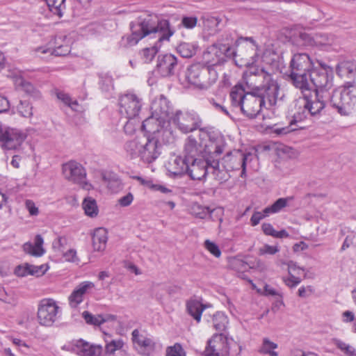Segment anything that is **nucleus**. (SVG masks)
Returning <instances> with one entry per match:
<instances>
[{
    "instance_id": "nucleus-1",
    "label": "nucleus",
    "mask_w": 356,
    "mask_h": 356,
    "mask_svg": "<svg viewBox=\"0 0 356 356\" xmlns=\"http://www.w3.org/2000/svg\"><path fill=\"white\" fill-rule=\"evenodd\" d=\"M243 79L249 91L241 84L234 86L229 93L233 107L239 108L249 119H254L261 113L266 102L270 107L276 106L280 86L270 73L264 68H250Z\"/></svg>"
},
{
    "instance_id": "nucleus-2",
    "label": "nucleus",
    "mask_w": 356,
    "mask_h": 356,
    "mask_svg": "<svg viewBox=\"0 0 356 356\" xmlns=\"http://www.w3.org/2000/svg\"><path fill=\"white\" fill-rule=\"evenodd\" d=\"M131 33L122 38L125 47L136 45L140 40L151 34H157L158 40H169L174 31L168 20L160 19L155 14L143 13L130 23Z\"/></svg>"
},
{
    "instance_id": "nucleus-3",
    "label": "nucleus",
    "mask_w": 356,
    "mask_h": 356,
    "mask_svg": "<svg viewBox=\"0 0 356 356\" xmlns=\"http://www.w3.org/2000/svg\"><path fill=\"white\" fill-rule=\"evenodd\" d=\"M329 104L341 116H348L356 111V85L348 81L334 89L329 98Z\"/></svg>"
},
{
    "instance_id": "nucleus-4",
    "label": "nucleus",
    "mask_w": 356,
    "mask_h": 356,
    "mask_svg": "<svg viewBox=\"0 0 356 356\" xmlns=\"http://www.w3.org/2000/svg\"><path fill=\"white\" fill-rule=\"evenodd\" d=\"M313 66L314 63L307 54L296 53L292 56L289 64V77L296 88L304 89L310 84L308 74Z\"/></svg>"
},
{
    "instance_id": "nucleus-5",
    "label": "nucleus",
    "mask_w": 356,
    "mask_h": 356,
    "mask_svg": "<svg viewBox=\"0 0 356 356\" xmlns=\"http://www.w3.org/2000/svg\"><path fill=\"white\" fill-rule=\"evenodd\" d=\"M187 82L201 90H207L216 81V73L200 63L190 65L186 72Z\"/></svg>"
},
{
    "instance_id": "nucleus-6",
    "label": "nucleus",
    "mask_w": 356,
    "mask_h": 356,
    "mask_svg": "<svg viewBox=\"0 0 356 356\" xmlns=\"http://www.w3.org/2000/svg\"><path fill=\"white\" fill-rule=\"evenodd\" d=\"M200 140L203 141L202 156L204 159L211 157V159H218L224 151L225 142L223 137L218 133L201 129Z\"/></svg>"
},
{
    "instance_id": "nucleus-7",
    "label": "nucleus",
    "mask_w": 356,
    "mask_h": 356,
    "mask_svg": "<svg viewBox=\"0 0 356 356\" xmlns=\"http://www.w3.org/2000/svg\"><path fill=\"white\" fill-rule=\"evenodd\" d=\"M172 122L184 134H188L199 129L201 133L202 120L197 113L193 111H177L172 118Z\"/></svg>"
},
{
    "instance_id": "nucleus-8",
    "label": "nucleus",
    "mask_w": 356,
    "mask_h": 356,
    "mask_svg": "<svg viewBox=\"0 0 356 356\" xmlns=\"http://www.w3.org/2000/svg\"><path fill=\"white\" fill-rule=\"evenodd\" d=\"M120 113L129 120L124 130L129 127V120L137 117L143 106V99L134 93L128 92L119 98Z\"/></svg>"
},
{
    "instance_id": "nucleus-9",
    "label": "nucleus",
    "mask_w": 356,
    "mask_h": 356,
    "mask_svg": "<svg viewBox=\"0 0 356 356\" xmlns=\"http://www.w3.org/2000/svg\"><path fill=\"white\" fill-rule=\"evenodd\" d=\"M234 54V50L229 42H217L207 48L203 58L207 64L215 66L222 64L226 57H231Z\"/></svg>"
},
{
    "instance_id": "nucleus-10",
    "label": "nucleus",
    "mask_w": 356,
    "mask_h": 356,
    "mask_svg": "<svg viewBox=\"0 0 356 356\" xmlns=\"http://www.w3.org/2000/svg\"><path fill=\"white\" fill-rule=\"evenodd\" d=\"M63 174L69 181L79 185L83 189L90 191L92 185L86 181V172L79 163L70 161L63 165Z\"/></svg>"
},
{
    "instance_id": "nucleus-11",
    "label": "nucleus",
    "mask_w": 356,
    "mask_h": 356,
    "mask_svg": "<svg viewBox=\"0 0 356 356\" xmlns=\"http://www.w3.org/2000/svg\"><path fill=\"white\" fill-rule=\"evenodd\" d=\"M300 90L303 95L305 104L309 114L311 115L320 114L326 105L324 93L312 91V88L310 84L307 86V88Z\"/></svg>"
},
{
    "instance_id": "nucleus-12",
    "label": "nucleus",
    "mask_w": 356,
    "mask_h": 356,
    "mask_svg": "<svg viewBox=\"0 0 356 356\" xmlns=\"http://www.w3.org/2000/svg\"><path fill=\"white\" fill-rule=\"evenodd\" d=\"M59 307L52 299H43L40 301L38 309L39 323L44 326H51L56 321Z\"/></svg>"
},
{
    "instance_id": "nucleus-13",
    "label": "nucleus",
    "mask_w": 356,
    "mask_h": 356,
    "mask_svg": "<svg viewBox=\"0 0 356 356\" xmlns=\"http://www.w3.org/2000/svg\"><path fill=\"white\" fill-rule=\"evenodd\" d=\"M26 137V135L17 129L3 127L0 124V142L4 149H17L22 145Z\"/></svg>"
},
{
    "instance_id": "nucleus-14",
    "label": "nucleus",
    "mask_w": 356,
    "mask_h": 356,
    "mask_svg": "<svg viewBox=\"0 0 356 356\" xmlns=\"http://www.w3.org/2000/svg\"><path fill=\"white\" fill-rule=\"evenodd\" d=\"M252 156L250 153L244 154L239 150L229 152L222 158L223 168H226L229 172L241 169V177H244L245 176L246 163Z\"/></svg>"
},
{
    "instance_id": "nucleus-15",
    "label": "nucleus",
    "mask_w": 356,
    "mask_h": 356,
    "mask_svg": "<svg viewBox=\"0 0 356 356\" xmlns=\"http://www.w3.org/2000/svg\"><path fill=\"white\" fill-rule=\"evenodd\" d=\"M309 83L312 88V91H318L325 93L332 86V76L329 74L325 69H314L308 74Z\"/></svg>"
},
{
    "instance_id": "nucleus-16",
    "label": "nucleus",
    "mask_w": 356,
    "mask_h": 356,
    "mask_svg": "<svg viewBox=\"0 0 356 356\" xmlns=\"http://www.w3.org/2000/svg\"><path fill=\"white\" fill-rule=\"evenodd\" d=\"M229 350L227 338L222 333L214 334L207 341L204 356H227Z\"/></svg>"
},
{
    "instance_id": "nucleus-17",
    "label": "nucleus",
    "mask_w": 356,
    "mask_h": 356,
    "mask_svg": "<svg viewBox=\"0 0 356 356\" xmlns=\"http://www.w3.org/2000/svg\"><path fill=\"white\" fill-rule=\"evenodd\" d=\"M161 147V144L156 137H143L140 159L147 163H152L159 156Z\"/></svg>"
},
{
    "instance_id": "nucleus-18",
    "label": "nucleus",
    "mask_w": 356,
    "mask_h": 356,
    "mask_svg": "<svg viewBox=\"0 0 356 356\" xmlns=\"http://www.w3.org/2000/svg\"><path fill=\"white\" fill-rule=\"evenodd\" d=\"M178 67L177 57L170 54L159 56L156 64L158 73L163 77L174 75Z\"/></svg>"
},
{
    "instance_id": "nucleus-19",
    "label": "nucleus",
    "mask_w": 356,
    "mask_h": 356,
    "mask_svg": "<svg viewBox=\"0 0 356 356\" xmlns=\"http://www.w3.org/2000/svg\"><path fill=\"white\" fill-rule=\"evenodd\" d=\"M209 162L210 157L191 160L186 173L193 180H202L209 172Z\"/></svg>"
},
{
    "instance_id": "nucleus-20",
    "label": "nucleus",
    "mask_w": 356,
    "mask_h": 356,
    "mask_svg": "<svg viewBox=\"0 0 356 356\" xmlns=\"http://www.w3.org/2000/svg\"><path fill=\"white\" fill-rule=\"evenodd\" d=\"M95 288L92 282L85 281L78 284L68 297L69 305L72 308H76L84 299L85 296Z\"/></svg>"
},
{
    "instance_id": "nucleus-21",
    "label": "nucleus",
    "mask_w": 356,
    "mask_h": 356,
    "mask_svg": "<svg viewBox=\"0 0 356 356\" xmlns=\"http://www.w3.org/2000/svg\"><path fill=\"white\" fill-rule=\"evenodd\" d=\"M65 35H59L55 38V47L54 49L47 48L45 47H40L35 49L36 52H41L42 54L50 53L57 56H64L67 55L70 52V47L69 45V41L67 40Z\"/></svg>"
},
{
    "instance_id": "nucleus-22",
    "label": "nucleus",
    "mask_w": 356,
    "mask_h": 356,
    "mask_svg": "<svg viewBox=\"0 0 356 356\" xmlns=\"http://www.w3.org/2000/svg\"><path fill=\"white\" fill-rule=\"evenodd\" d=\"M151 110L152 114L159 119L160 122H164L171 112L169 101L163 95L152 102Z\"/></svg>"
},
{
    "instance_id": "nucleus-23",
    "label": "nucleus",
    "mask_w": 356,
    "mask_h": 356,
    "mask_svg": "<svg viewBox=\"0 0 356 356\" xmlns=\"http://www.w3.org/2000/svg\"><path fill=\"white\" fill-rule=\"evenodd\" d=\"M281 264L288 266L289 276V277H283V282L289 287L293 288L301 282L302 279L298 275L303 274V277H306L305 269L298 266L296 263L290 261L287 263L281 261Z\"/></svg>"
},
{
    "instance_id": "nucleus-24",
    "label": "nucleus",
    "mask_w": 356,
    "mask_h": 356,
    "mask_svg": "<svg viewBox=\"0 0 356 356\" xmlns=\"http://www.w3.org/2000/svg\"><path fill=\"white\" fill-rule=\"evenodd\" d=\"M72 350L80 356H101L102 347L99 345L90 344L83 339H79L73 345Z\"/></svg>"
},
{
    "instance_id": "nucleus-25",
    "label": "nucleus",
    "mask_w": 356,
    "mask_h": 356,
    "mask_svg": "<svg viewBox=\"0 0 356 356\" xmlns=\"http://www.w3.org/2000/svg\"><path fill=\"white\" fill-rule=\"evenodd\" d=\"M203 141L200 140V144L192 136L186 140L184 149V156L188 160L197 159L196 156L202 154Z\"/></svg>"
},
{
    "instance_id": "nucleus-26",
    "label": "nucleus",
    "mask_w": 356,
    "mask_h": 356,
    "mask_svg": "<svg viewBox=\"0 0 356 356\" xmlns=\"http://www.w3.org/2000/svg\"><path fill=\"white\" fill-rule=\"evenodd\" d=\"M336 72L341 79L354 80L356 77V62L353 60L340 62L336 67Z\"/></svg>"
},
{
    "instance_id": "nucleus-27",
    "label": "nucleus",
    "mask_w": 356,
    "mask_h": 356,
    "mask_svg": "<svg viewBox=\"0 0 356 356\" xmlns=\"http://www.w3.org/2000/svg\"><path fill=\"white\" fill-rule=\"evenodd\" d=\"M186 311L197 323H200L202 312L207 307L200 300L193 297L186 302Z\"/></svg>"
},
{
    "instance_id": "nucleus-28",
    "label": "nucleus",
    "mask_w": 356,
    "mask_h": 356,
    "mask_svg": "<svg viewBox=\"0 0 356 356\" xmlns=\"http://www.w3.org/2000/svg\"><path fill=\"white\" fill-rule=\"evenodd\" d=\"M209 170V174H211L213 179L220 183L227 181L229 178V171L226 168H223L222 164V168H220L218 159H211L210 157Z\"/></svg>"
},
{
    "instance_id": "nucleus-29",
    "label": "nucleus",
    "mask_w": 356,
    "mask_h": 356,
    "mask_svg": "<svg viewBox=\"0 0 356 356\" xmlns=\"http://www.w3.org/2000/svg\"><path fill=\"white\" fill-rule=\"evenodd\" d=\"M44 241L41 235L38 234L35 237L34 243L26 242L23 245V250L32 256L41 257L44 253L42 247Z\"/></svg>"
},
{
    "instance_id": "nucleus-30",
    "label": "nucleus",
    "mask_w": 356,
    "mask_h": 356,
    "mask_svg": "<svg viewBox=\"0 0 356 356\" xmlns=\"http://www.w3.org/2000/svg\"><path fill=\"white\" fill-rule=\"evenodd\" d=\"M66 242V239L64 238H58L53 243V248L56 252L62 254L65 258V261L70 262H76L78 261V258L76 257V252L74 249H70L66 252H64L63 245Z\"/></svg>"
},
{
    "instance_id": "nucleus-31",
    "label": "nucleus",
    "mask_w": 356,
    "mask_h": 356,
    "mask_svg": "<svg viewBox=\"0 0 356 356\" xmlns=\"http://www.w3.org/2000/svg\"><path fill=\"white\" fill-rule=\"evenodd\" d=\"M92 246L95 251H103L106 246L108 240L107 231L103 227H99L95 229L92 234Z\"/></svg>"
},
{
    "instance_id": "nucleus-32",
    "label": "nucleus",
    "mask_w": 356,
    "mask_h": 356,
    "mask_svg": "<svg viewBox=\"0 0 356 356\" xmlns=\"http://www.w3.org/2000/svg\"><path fill=\"white\" fill-rule=\"evenodd\" d=\"M131 335L133 342L137 343L145 351L154 350L156 343L152 339L140 334V332L137 329L133 330Z\"/></svg>"
},
{
    "instance_id": "nucleus-33",
    "label": "nucleus",
    "mask_w": 356,
    "mask_h": 356,
    "mask_svg": "<svg viewBox=\"0 0 356 356\" xmlns=\"http://www.w3.org/2000/svg\"><path fill=\"white\" fill-rule=\"evenodd\" d=\"M190 162L191 161L184 156V157L177 156L174 159L173 163L170 164L169 172L175 176L182 175L186 173Z\"/></svg>"
},
{
    "instance_id": "nucleus-34",
    "label": "nucleus",
    "mask_w": 356,
    "mask_h": 356,
    "mask_svg": "<svg viewBox=\"0 0 356 356\" xmlns=\"http://www.w3.org/2000/svg\"><path fill=\"white\" fill-rule=\"evenodd\" d=\"M294 199L293 196L286 197H280L277 199L272 205L266 207L263 211L266 215H270L280 212L284 208L288 207L289 203Z\"/></svg>"
},
{
    "instance_id": "nucleus-35",
    "label": "nucleus",
    "mask_w": 356,
    "mask_h": 356,
    "mask_svg": "<svg viewBox=\"0 0 356 356\" xmlns=\"http://www.w3.org/2000/svg\"><path fill=\"white\" fill-rule=\"evenodd\" d=\"M143 138H137L125 144V150L131 159L140 158Z\"/></svg>"
},
{
    "instance_id": "nucleus-36",
    "label": "nucleus",
    "mask_w": 356,
    "mask_h": 356,
    "mask_svg": "<svg viewBox=\"0 0 356 356\" xmlns=\"http://www.w3.org/2000/svg\"><path fill=\"white\" fill-rule=\"evenodd\" d=\"M14 82L16 86H21L22 90L28 95L35 98L41 97L40 92L30 82L24 80L20 76H14Z\"/></svg>"
},
{
    "instance_id": "nucleus-37",
    "label": "nucleus",
    "mask_w": 356,
    "mask_h": 356,
    "mask_svg": "<svg viewBox=\"0 0 356 356\" xmlns=\"http://www.w3.org/2000/svg\"><path fill=\"white\" fill-rule=\"evenodd\" d=\"M213 328L218 332L225 331L229 324L227 316L222 312H217L212 318Z\"/></svg>"
},
{
    "instance_id": "nucleus-38",
    "label": "nucleus",
    "mask_w": 356,
    "mask_h": 356,
    "mask_svg": "<svg viewBox=\"0 0 356 356\" xmlns=\"http://www.w3.org/2000/svg\"><path fill=\"white\" fill-rule=\"evenodd\" d=\"M82 207L86 216L95 218L99 213V209L96 200L91 197H86L82 202Z\"/></svg>"
},
{
    "instance_id": "nucleus-39",
    "label": "nucleus",
    "mask_w": 356,
    "mask_h": 356,
    "mask_svg": "<svg viewBox=\"0 0 356 356\" xmlns=\"http://www.w3.org/2000/svg\"><path fill=\"white\" fill-rule=\"evenodd\" d=\"M162 122H160L159 119L156 118L154 115L145 119L142 124V130L147 133L155 134L159 131V126Z\"/></svg>"
},
{
    "instance_id": "nucleus-40",
    "label": "nucleus",
    "mask_w": 356,
    "mask_h": 356,
    "mask_svg": "<svg viewBox=\"0 0 356 356\" xmlns=\"http://www.w3.org/2000/svg\"><path fill=\"white\" fill-rule=\"evenodd\" d=\"M198 46L196 44L182 42L177 48L178 53L184 58H191L197 51Z\"/></svg>"
},
{
    "instance_id": "nucleus-41",
    "label": "nucleus",
    "mask_w": 356,
    "mask_h": 356,
    "mask_svg": "<svg viewBox=\"0 0 356 356\" xmlns=\"http://www.w3.org/2000/svg\"><path fill=\"white\" fill-rule=\"evenodd\" d=\"M49 10L54 15L61 17L65 8V0H45Z\"/></svg>"
},
{
    "instance_id": "nucleus-42",
    "label": "nucleus",
    "mask_w": 356,
    "mask_h": 356,
    "mask_svg": "<svg viewBox=\"0 0 356 356\" xmlns=\"http://www.w3.org/2000/svg\"><path fill=\"white\" fill-rule=\"evenodd\" d=\"M277 348V343L270 341L268 338H264L259 352L270 356H278V353L274 350Z\"/></svg>"
},
{
    "instance_id": "nucleus-43",
    "label": "nucleus",
    "mask_w": 356,
    "mask_h": 356,
    "mask_svg": "<svg viewBox=\"0 0 356 356\" xmlns=\"http://www.w3.org/2000/svg\"><path fill=\"white\" fill-rule=\"evenodd\" d=\"M309 112L308 111L307 108H306L305 104L302 106H300L296 108V112L293 115V119L291 120V124L297 127L296 124L298 122H301L307 119ZM301 128V127L298 126V129Z\"/></svg>"
},
{
    "instance_id": "nucleus-44",
    "label": "nucleus",
    "mask_w": 356,
    "mask_h": 356,
    "mask_svg": "<svg viewBox=\"0 0 356 356\" xmlns=\"http://www.w3.org/2000/svg\"><path fill=\"white\" fill-rule=\"evenodd\" d=\"M33 106L28 100H20L17 106L18 113L24 118H31L33 113Z\"/></svg>"
},
{
    "instance_id": "nucleus-45",
    "label": "nucleus",
    "mask_w": 356,
    "mask_h": 356,
    "mask_svg": "<svg viewBox=\"0 0 356 356\" xmlns=\"http://www.w3.org/2000/svg\"><path fill=\"white\" fill-rule=\"evenodd\" d=\"M213 212V210H211L207 207L202 206L199 204H193L191 207V213L193 216L200 219H204L208 216H210Z\"/></svg>"
},
{
    "instance_id": "nucleus-46",
    "label": "nucleus",
    "mask_w": 356,
    "mask_h": 356,
    "mask_svg": "<svg viewBox=\"0 0 356 356\" xmlns=\"http://www.w3.org/2000/svg\"><path fill=\"white\" fill-rule=\"evenodd\" d=\"M102 179L107 186L113 191H118L121 186L120 180L114 175L112 174H104Z\"/></svg>"
},
{
    "instance_id": "nucleus-47",
    "label": "nucleus",
    "mask_w": 356,
    "mask_h": 356,
    "mask_svg": "<svg viewBox=\"0 0 356 356\" xmlns=\"http://www.w3.org/2000/svg\"><path fill=\"white\" fill-rule=\"evenodd\" d=\"M57 98L60 100L64 104L71 108L73 111H77L78 102L76 100H73L70 96L62 91L56 92Z\"/></svg>"
},
{
    "instance_id": "nucleus-48",
    "label": "nucleus",
    "mask_w": 356,
    "mask_h": 356,
    "mask_svg": "<svg viewBox=\"0 0 356 356\" xmlns=\"http://www.w3.org/2000/svg\"><path fill=\"white\" fill-rule=\"evenodd\" d=\"M82 316L85 321L90 325H100L106 321L102 315L94 316L87 311L83 312Z\"/></svg>"
},
{
    "instance_id": "nucleus-49",
    "label": "nucleus",
    "mask_w": 356,
    "mask_h": 356,
    "mask_svg": "<svg viewBox=\"0 0 356 356\" xmlns=\"http://www.w3.org/2000/svg\"><path fill=\"white\" fill-rule=\"evenodd\" d=\"M333 342L346 356H356V350L353 346L337 339H334Z\"/></svg>"
},
{
    "instance_id": "nucleus-50",
    "label": "nucleus",
    "mask_w": 356,
    "mask_h": 356,
    "mask_svg": "<svg viewBox=\"0 0 356 356\" xmlns=\"http://www.w3.org/2000/svg\"><path fill=\"white\" fill-rule=\"evenodd\" d=\"M157 53L158 48L156 46H152L142 49L140 56L145 63H149L154 59Z\"/></svg>"
},
{
    "instance_id": "nucleus-51",
    "label": "nucleus",
    "mask_w": 356,
    "mask_h": 356,
    "mask_svg": "<svg viewBox=\"0 0 356 356\" xmlns=\"http://www.w3.org/2000/svg\"><path fill=\"white\" fill-rule=\"evenodd\" d=\"M106 352L110 354L113 353L117 350L121 349L124 345V342L122 339H111L110 341L106 339Z\"/></svg>"
},
{
    "instance_id": "nucleus-52",
    "label": "nucleus",
    "mask_w": 356,
    "mask_h": 356,
    "mask_svg": "<svg viewBox=\"0 0 356 356\" xmlns=\"http://www.w3.org/2000/svg\"><path fill=\"white\" fill-rule=\"evenodd\" d=\"M166 356H186V353L181 345L176 343L172 346H168L165 351Z\"/></svg>"
},
{
    "instance_id": "nucleus-53",
    "label": "nucleus",
    "mask_w": 356,
    "mask_h": 356,
    "mask_svg": "<svg viewBox=\"0 0 356 356\" xmlns=\"http://www.w3.org/2000/svg\"><path fill=\"white\" fill-rule=\"evenodd\" d=\"M298 43L300 45L306 47H315L314 36L307 33H300L298 35Z\"/></svg>"
},
{
    "instance_id": "nucleus-54",
    "label": "nucleus",
    "mask_w": 356,
    "mask_h": 356,
    "mask_svg": "<svg viewBox=\"0 0 356 356\" xmlns=\"http://www.w3.org/2000/svg\"><path fill=\"white\" fill-rule=\"evenodd\" d=\"M314 36L315 47H323L331 44L332 39L325 33H316Z\"/></svg>"
},
{
    "instance_id": "nucleus-55",
    "label": "nucleus",
    "mask_w": 356,
    "mask_h": 356,
    "mask_svg": "<svg viewBox=\"0 0 356 356\" xmlns=\"http://www.w3.org/2000/svg\"><path fill=\"white\" fill-rule=\"evenodd\" d=\"M204 246L214 257L217 258L220 257L221 251L218 245L215 243L207 239L204 241Z\"/></svg>"
},
{
    "instance_id": "nucleus-56",
    "label": "nucleus",
    "mask_w": 356,
    "mask_h": 356,
    "mask_svg": "<svg viewBox=\"0 0 356 356\" xmlns=\"http://www.w3.org/2000/svg\"><path fill=\"white\" fill-rule=\"evenodd\" d=\"M296 129H298V127H295L294 125H292L291 122H290V124L288 126L275 128L273 129V132L274 134H276L277 135L280 136V135H286V134L291 133Z\"/></svg>"
},
{
    "instance_id": "nucleus-57",
    "label": "nucleus",
    "mask_w": 356,
    "mask_h": 356,
    "mask_svg": "<svg viewBox=\"0 0 356 356\" xmlns=\"http://www.w3.org/2000/svg\"><path fill=\"white\" fill-rule=\"evenodd\" d=\"M259 254L261 255L264 254H270L273 255L280 251V248L277 245H270L268 244H265L263 247L259 249Z\"/></svg>"
},
{
    "instance_id": "nucleus-58",
    "label": "nucleus",
    "mask_w": 356,
    "mask_h": 356,
    "mask_svg": "<svg viewBox=\"0 0 356 356\" xmlns=\"http://www.w3.org/2000/svg\"><path fill=\"white\" fill-rule=\"evenodd\" d=\"M269 215H266L265 213L262 211V212L260 211H254L250 218V223L252 226H256L257 225L259 222L264 218L265 217L268 216Z\"/></svg>"
},
{
    "instance_id": "nucleus-59",
    "label": "nucleus",
    "mask_w": 356,
    "mask_h": 356,
    "mask_svg": "<svg viewBox=\"0 0 356 356\" xmlns=\"http://www.w3.org/2000/svg\"><path fill=\"white\" fill-rule=\"evenodd\" d=\"M100 84L104 90H109L113 87V81L111 76H104L101 77Z\"/></svg>"
},
{
    "instance_id": "nucleus-60",
    "label": "nucleus",
    "mask_w": 356,
    "mask_h": 356,
    "mask_svg": "<svg viewBox=\"0 0 356 356\" xmlns=\"http://www.w3.org/2000/svg\"><path fill=\"white\" fill-rule=\"evenodd\" d=\"M197 22V19L195 17H184L181 24L186 29H193L196 26Z\"/></svg>"
},
{
    "instance_id": "nucleus-61",
    "label": "nucleus",
    "mask_w": 356,
    "mask_h": 356,
    "mask_svg": "<svg viewBox=\"0 0 356 356\" xmlns=\"http://www.w3.org/2000/svg\"><path fill=\"white\" fill-rule=\"evenodd\" d=\"M30 268L31 267H29V264H26V266H18L15 270V274L18 277L26 276L30 275Z\"/></svg>"
},
{
    "instance_id": "nucleus-62",
    "label": "nucleus",
    "mask_w": 356,
    "mask_h": 356,
    "mask_svg": "<svg viewBox=\"0 0 356 356\" xmlns=\"http://www.w3.org/2000/svg\"><path fill=\"white\" fill-rule=\"evenodd\" d=\"M25 205L30 215L37 216L38 214V208L35 207V203L32 200H27L25 202Z\"/></svg>"
},
{
    "instance_id": "nucleus-63",
    "label": "nucleus",
    "mask_w": 356,
    "mask_h": 356,
    "mask_svg": "<svg viewBox=\"0 0 356 356\" xmlns=\"http://www.w3.org/2000/svg\"><path fill=\"white\" fill-rule=\"evenodd\" d=\"M134 200V196L131 193L119 199L118 202L122 207L129 206Z\"/></svg>"
},
{
    "instance_id": "nucleus-64",
    "label": "nucleus",
    "mask_w": 356,
    "mask_h": 356,
    "mask_svg": "<svg viewBox=\"0 0 356 356\" xmlns=\"http://www.w3.org/2000/svg\"><path fill=\"white\" fill-rule=\"evenodd\" d=\"M209 103L218 111L225 113V115H229V112L227 108L221 105L220 104L216 102V101L211 98L209 99Z\"/></svg>"
}]
</instances>
